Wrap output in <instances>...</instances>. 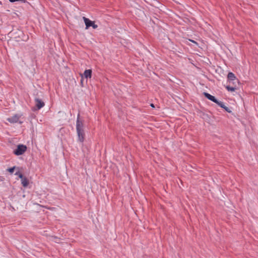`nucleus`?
Here are the masks:
<instances>
[{"label":"nucleus","instance_id":"obj_1","mask_svg":"<svg viewBox=\"0 0 258 258\" xmlns=\"http://www.w3.org/2000/svg\"><path fill=\"white\" fill-rule=\"evenodd\" d=\"M84 120L80 118V114H78L76 121V131L79 141L82 143L85 139L84 123Z\"/></svg>","mask_w":258,"mask_h":258},{"label":"nucleus","instance_id":"obj_2","mask_svg":"<svg viewBox=\"0 0 258 258\" xmlns=\"http://www.w3.org/2000/svg\"><path fill=\"white\" fill-rule=\"evenodd\" d=\"M27 150L26 145L20 144L17 146V148L14 151L13 153L15 155L19 156L23 154Z\"/></svg>","mask_w":258,"mask_h":258},{"label":"nucleus","instance_id":"obj_3","mask_svg":"<svg viewBox=\"0 0 258 258\" xmlns=\"http://www.w3.org/2000/svg\"><path fill=\"white\" fill-rule=\"evenodd\" d=\"M83 19L86 25V29H88L90 27H92L94 29H96L98 27L97 25L95 24L94 21L90 20L88 18L83 17Z\"/></svg>","mask_w":258,"mask_h":258},{"label":"nucleus","instance_id":"obj_4","mask_svg":"<svg viewBox=\"0 0 258 258\" xmlns=\"http://www.w3.org/2000/svg\"><path fill=\"white\" fill-rule=\"evenodd\" d=\"M35 103L38 110L42 108L45 105L44 102L38 98H35Z\"/></svg>","mask_w":258,"mask_h":258},{"label":"nucleus","instance_id":"obj_5","mask_svg":"<svg viewBox=\"0 0 258 258\" xmlns=\"http://www.w3.org/2000/svg\"><path fill=\"white\" fill-rule=\"evenodd\" d=\"M20 117V115L15 114L12 117H9L7 120L11 123H16L18 122Z\"/></svg>","mask_w":258,"mask_h":258},{"label":"nucleus","instance_id":"obj_6","mask_svg":"<svg viewBox=\"0 0 258 258\" xmlns=\"http://www.w3.org/2000/svg\"><path fill=\"white\" fill-rule=\"evenodd\" d=\"M227 78L230 83L233 81H236V82L238 83V80L236 79L235 75L233 73H229L227 75Z\"/></svg>","mask_w":258,"mask_h":258},{"label":"nucleus","instance_id":"obj_7","mask_svg":"<svg viewBox=\"0 0 258 258\" xmlns=\"http://www.w3.org/2000/svg\"><path fill=\"white\" fill-rule=\"evenodd\" d=\"M204 95L207 98L214 102V103H216L217 102L218 100L214 96L211 95V94L206 92H204Z\"/></svg>","mask_w":258,"mask_h":258},{"label":"nucleus","instance_id":"obj_8","mask_svg":"<svg viewBox=\"0 0 258 258\" xmlns=\"http://www.w3.org/2000/svg\"><path fill=\"white\" fill-rule=\"evenodd\" d=\"M216 103L220 106L221 108L224 109L227 112L229 113L231 112L230 109L228 107H226L223 102L217 100V102Z\"/></svg>","mask_w":258,"mask_h":258},{"label":"nucleus","instance_id":"obj_9","mask_svg":"<svg viewBox=\"0 0 258 258\" xmlns=\"http://www.w3.org/2000/svg\"><path fill=\"white\" fill-rule=\"evenodd\" d=\"M84 77L86 78H90L92 76V70H86L85 71L84 73Z\"/></svg>","mask_w":258,"mask_h":258},{"label":"nucleus","instance_id":"obj_10","mask_svg":"<svg viewBox=\"0 0 258 258\" xmlns=\"http://www.w3.org/2000/svg\"><path fill=\"white\" fill-rule=\"evenodd\" d=\"M22 184L24 187H27L29 184V181L26 177H23L21 178Z\"/></svg>","mask_w":258,"mask_h":258},{"label":"nucleus","instance_id":"obj_11","mask_svg":"<svg viewBox=\"0 0 258 258\" xmlns=\"http://www.w3.org/2000/svg\"><path fill=\"white\" fill-rule=\"evenodd\" d=\"M226 88L228 91L231 92H234L236 89L235 87H231L230 86H226Z\"/></svg>","mask_w":258,"mask_h":258},{"label":"nucleus","instance_id":"obj_12","mask_svg":"<svg viewBox=\"0 0 258 258\" xmlns=\"http://www.w3.org/2000/svg\"><path fill=\"white\" fill-rule=\"evenodd\" d=\"M15 174L16 175L18 176H19V178H20L21 179L24 177V176H23V174H22L20 171H17V172H16L15 173Z\"/></svg>","mask_w":258,"mask_h":258},{"label":"nucleus","instance_id":"obj_13","mask_svg":"<svg viewBox=\"0 0 258 258\" xmlns=\"http://www.w3.org/2000/svg\"><path fill=\"white\" fill-rule=\"evenodd\" d=\"M9 1L11 3H14V2H17V1H21V2L24 3L26 2V0H9Z\"/></svg>","mask_w":258,"mask_h":258},{"label":"nucleus","instance_id":"obj_14","mask_svg":"<svg viewBox=\"0 0 258 258\" xmlns=\"http://www.w3.org/2000/svg\"><path fill=\"white\" fill-rule=\"evenodd\" d=\"M15 168V166H14V167H12V168H8V171L9 172H10V173H12L14 172Z\"/></svg>","mask_w":258,"mask_h":258},{"label":"nucleus","instance_id":"obj_15","mask_svg":"<svg viewBox=\"0 0 258 258\" xmlns=\"http://www.w3.org/2000/svg\"><path fill=\"white\" fill-rule=\"evenodd\" d=\"M4 178L2 176H0V181H3L4 180Z\"/></svg>","mask_w":258,"mask_h":258},{"label":"nucleus","instance_id":"obj_16","mask_svg":"<svg viewBox=\"0 0 258 258\" xmlns=\"http://www.w3.org/2000/svg\"><path fill=\"white\" fill-rule=\"evenodd\" d=\"M150 106H151L152 107H153V108H154V107H155L154 105L153 104H152V103H151V104Z\"/></svg>","mask_w":258,"mask_h":258},{"label":"nucleus","instance_id":"obj_17","mask_svg":"<svg viewBox=\"0 0 258 258\" xmlns=\"http://www.w3.org/2000/svg\"><path fill=\"white\" fill-rule=\"evenodd\" d=\"M190 41H191V42H194V43H196V42L195 41H194V40H190Z\"/></svg>","mask_w":258,"mask_h":258}]
</instances>
